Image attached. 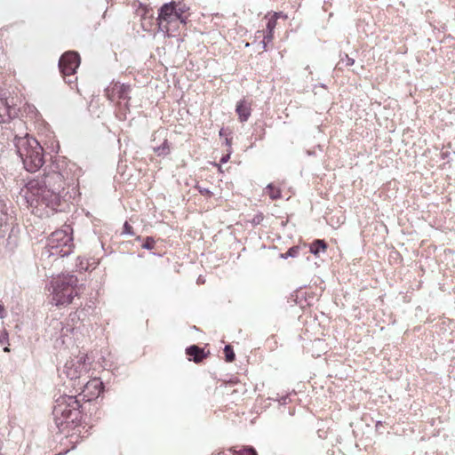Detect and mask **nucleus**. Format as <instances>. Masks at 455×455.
<instances>
[{"label": "nucleus", "instance_id": "f257e3e1", "mask_svg": "<svg viewBox=\"0 0 455 455\" xmlns=\"http://www.w3.org/2000/svg\"><path fill=\"white\" fill-rule=\"evenodd\" d=\"M74 164L57 158L48 165L42 176L30 179L20 189L28 210L39 218H48L61 210L73 184Z\"/></svg>", "mask_w": 455, "mask_h": 455}, {"label": "nucleus", "instance_id": "f03ea898", "mask_svg": "<svg viewBox=\"0 0 455 455\" xmlns=\"http://www.w3.org/2000/svg\"><path fill=\"white\" fill-rule=\"evenodd\" d=\"M80 403L76 395H61L56 402L52 411L55 424L62 433H69L70 429L81 422Z\"/></svg>", "mask_w": 455, "mask_h": 455}, {"label": "nucleus", "instance_id": "7ed1b4c3", "mask_svg": "<svg viewBox=\"0 0 455 455\" xmlns=\"http://www.w3.org/2000/svg\"><path fill=\"white\" fill-rule=\"evenodd\" d=\"M14 141L24 168L29 172H37L44 164V150L38 141L28 135L16 137Z\"/></svg>", "mask_w": 455, "mask_h": 455}, {"label": "nucleus", "instance_id": "20e7f679", "mask_svg": "<svg viewBox=\"0 0 455 455\" xmlns=\"http://www.w3.org/2000/svg\"><path fill=\"white\" fill-rule=\"evenodd\" d=\"M73 248L72 228L70 226H65L61 229L52 232L48 237L47 243L42 251V257L63 258L70 255L73 252Z\"/></svg>", "mask_w": 455, "mask_h": 455}, {"label": "nucleus", "instance_id": "39448f33", "mask_svg": "<svg viewBox=\"0 0 455 455\" xmlns=\"http://www.w3.org/2000/svg\"><path fill=\"white\" fill-rule=\"evenodd\" d=\"M78 279L74 275H62L51 282L52 303L56 306L68 305L77 296Z\"/></svg>", "mask_w": 455, "mask_h": 455}, {"label": "nucleus", "instance_id": "423d86ee", "mask_svg": "<svg viewBox=\"0 0 455 455\" xmlns=\"http://www.w3.org/2000/svg\"><path fill=\"white\" fill-rule=\"evenodd\" d=\"M184 11L182 8L177 9L174 2L164 4L158 13V31L164 36H174L180 25L186 24L187 18L183 15Z\"/></svg>", "mask_w": 455, "mask_h": 455}, {"label": "nucleus", "instance_id": "0eeeda50", "mask_svg": "<svg viewBox=\"0 0 455 455\" xmlns=\"http://www.w3.org/2000/svg\"><path fill=\"white\" fill-rule=\"evenodd\" d=\"M92 362L84 353L71 356L64 364L62 373L70 380H78L84 377L91 369Z\"/></svg>", "mask_w": 455, "mask_h": 455}, {"label": "nucleus", "instance_id": "6e6552de", "mask_svg": "<svg viewBox=\"0 0 455 455\" xmlns=\"http://www.w3.org/2000/svg\"><path fill=\"white\" fill-rule=\"evenodd\" d=\"M80 65V56L76 52H67L59 60V68L61 74L66 77L75 75Z\"/></svg>", "mask_w": 455, "mask_h": 455}, {"label": "nucleus", "instance_id": "1a4fd4ad", "mask_svg": "<svg viewBox=\"0 0 455 455\" xmlns=\"http://www.w3.org/2000/svg\"><path fill=\"white\" fill-rule=\"evenodd\" d=\"M79 395L86 401H92L101 394L103 391V383L100 379L94 378L86 383L78 381Z\"/></svg>", "mask_w": 455, "mask_h": 455}, {"label": "nucleus", "instance_id": "9d476101", "mask_svg": "<svg viewBox=\"0 0 455 455\" xmlns=\"http://www.w3.org/2000/svg\"><path fill=\"white\" fill-rule=\"evenodd\" d=\"M130 91L131 87L125 84L119 83H112L106 89V93L108 98L111 101H115L116 100H121L124 101V107H128V102L130 100Z\"/></svg>", "mask_w": 455, "mask_h": 455}, {"label": "nucleus", "instance_id": "9b49d317", "mask_svg": "<svg viewBox=\"0 0 455 455\" xmlns=\"http://www.w3.org/2000/svg\"><path fill=\"white\" fill-rule=\"evenodd\" d=\"M8 212V209L4 207L0 209V235H4L7 232L13 230L15 218Z\"/></svg>", "mask_w": 455, "mask_h": 455}, {"label": "nucleus", "instance_id": "f8f14e48", "mask_svg": "<svg viewBox=\"0 0 455 455\" xmlns=\"http://www.w3.org/2000/svg\"><path fill=\"white\" fill-rule=\"evenodd\" d=\"M18 115L17 109L6 98H0V124L7 123Z\"/></svg>", "mask_w": 455, "mask_h": 455}, {"label": "nucleus", "instance_id": "ddd939ff", "mask_svg": "<svg viewBox=\"0 0 455 455\" xmlns=\"http://www.w3.org/2000/svg\"><path fill=\"white\" fill-rule=\"evenodd\" d=\"M235 110L241 122L247 121L251 116V106L243 100L238 101Z\"/></svg>", "mask_w": 455, "mask_h": 455}, {"label": "nucleus", "instance_id": "4468645a", "mask_svg": "<svg viewBox=\"0 0 455 455\" xmlns=\"http://www.w3.org/2000/svg\"><path fill=\"white\" fill-rule=\"evenodd\" d=\"M276 27V23L275 19H269L267 23V31L266 34L263 36V40L261 42L262 47L264 50L267 48V44L272 42L274 37V30Z\"/></svg>", "mask_w": 455, "mask_h": 455}, {"label": "nucleus", "instance_id": "2eb2a0df", "mask_svg": "<svg viewBox=\"0 0 455 455\" xmlns=\"http://www.w3.org/2000/svg\"><path fill=\"white\" fill-rule=\"evenodd\" d=\"M187 355L193 357L195 363L201 362L205 356L204 349L196 345H192L186 349Z\"/></svg>", "mask_w": 455, "mask_h": 455}, {"label": "nucleus", "instance_id": "dca6fc26", "mask_svg": "<svg viewBox=\"0 0 455 455\" xmlns=\"http://www.w3.org/2000/svg\"><path fill=\"white\" fill-rule=\"evenodd\" d=\"M326 248L327 244L323 240H315L310 244L309 251L312 254L317 255L321 251H325Z\"/></svg>", "mask_w": 455, "mask_h": 455}, {"label": "nucleus", "instance_id": "f3484780", "mask_svg": "<svg viewBox=\"0 0 455 455\" xmlns=\"http://www.w3.org/2000/svg\"><path fill=\"white\" fill-rule=\"evenodd\" d=\"M265 189L266 194H267L270 199L276 200L281 198L282 194L280 188L275 187L272 183L268 184Z\"/></svg>", "mask_w": 455, "mask_h": 455}, {"label": "nucleus", "instance_id": "a211bd4d", "mask_svg": "<svg viewBox=\"0 0 455 455\" xmlns=\"http://www.w3.org/2000/svg\"><path fill=\"white\" fill-rule=\"evenodd\" d=\"M154 151L158 156H167L170 153V148L167 140H165L161 146L154 148Z\"/></svg>", "mask_w": 455, "mask_h": 455}, {"label": "nucleus", "instance_id": "6ab92c4d", "mask_svg": "<svg viewBox=\"0 0 455 455\" xmlns=\"http://www.w3.org/2000/svg\"><path fill=\"white\" fill-rule=\"evenodd\" d=\"M299 247L292 246L285 253L281 254V258L286 259L288 258H295L299 255Z\"/></svg>", "mask_w": 455, "mask_h": 455}, {"label": "nucleus", "instance_id": "aec40b11", "mask_svg": "<svg viewBox=\"0 0 455 455\" xmlns=\"http://www.w3.org/2000/svg\"><path fill=\"white\" fill-rule=\"evenodd\" d=\"M225 357L227 362H233L235 359V353L230 345H226L224 347Z\"/></svg>", "mask_w": 455, "mask_h": 455}, {"label": "nucleus", "instance_id": "412c9836", "mask_svg": "<svg viewBox=\"0 0 455 455\" xmlns=\"http://www.w3.org/2000/svg\"><path fill=\"white\" fill-rule=\"evenodd\" d=\"M24 111L28 115L30 116L31 117H34L36 118L38 115V111L37 109L36 108L35 106L33 105H30V104H26L25 108H24Z\"/></svg>", "mask_w": 455, "mask_h": 455}, {"label": "nucleus", "instance_id": "4be33fe9", "mask_svg": "<svg viewBox=\"0 0 455 455\" xmlns=\"http://www.w3.org/2000/svg\"><path fill=\"white\" fill-rule=\"evenodd\" d=\"M76 266L80 271H86L88 268L87 262H85L84 259L80 257L76 259Z\"/></svg>", "mask_w": 455, "mask_h": 455}, {"label": "nucleus", "instance_id": "5701e85b", "mask_svg": "<svg viewBox=\"0 0 455 455\" xmlns=\"http://www.w3.org/2000/svg\"><path fill=\"white\" fill-rule=\"evenodd\" d=\"M155 245V240L151 236H148L145 240V243L142 244V248L145 250H150Z\"/></svg>", "mask_w": 455, "mask_h": 455}, {"label": "nucleus", "instance_id": "b1692460", "mask_svg": "<svg viewBox=\"0 0 455 455\" xmlns=\"http://www.w3.org/2000/svg\"><path fill=\"white\" fill-rule=\"evenodd\" d=\"M340 61L346 66H353L355 63V60L350 58L347 54L340 55Z\"/></svg>", "mask_w": 455, "mask_h": 455}, {"label": "nucleus", "instance_id": "393cba45", "mask_svg": "<svg viewBox=\"0 0 455 455\" xmlns=\"http://www.w3.org/2000/svg\"><path fill=\"white\" fill-rule=\"evenodd\" d=\"M123 234L127 235H133L132 228L128 222H124V224Z\"/></svg>", "mask_w": 455, "mask_h": 455}, {"label": "nucleus", "instance_id": "a878e982", "mask_svg": "<svg viewBox=\"0 0 455 455\" xmlns=\"http://www.w3.org/2000/svg\"><path fill=\"white\" fill-rule=\"evenodd\" d=\"M239 455H257V453L253 448H248L243 450Z\"/></svg>", "mask_w": 455, "mask_h": 455}, {"label": "nucleus", "instance_id": "bb28decb", "mask_svg": "<svg viewBox=\"0 0 455 455\" xmlns=\"http://www.w3.org/2000/svg\"><path fill=\"white\" fill-rule=\"evenodd\" d=\"M279 18H283V19H286L287 18V15L284 14L283 12H274L273 16L270 18V19H275V20L276 21L277 19Z\"/></svg>", "mask_w": 455, "mask_h": 455}, {"label": "nucleus", "instance_id": "cd10ccee", "mask_svg": "<svg viewBox=\"0 0 455 455\" xmlns=\"http://www.w3.org/2000/svg\"><path fill=\"white\" fill-rule=\"evenodd\" d=\"M198 190L204 196H211L212 195V193L208 188L198 187Z\"/></svg>", "mask_w": 455, "mask_h": 455}, {"label": "nucleus", "instance_id": "c85d7f7f", "mask_svg": "<svg viewBox=\"0 0 455 455\" xmlns=\"http://www.w3.org/2000/svg\"><path fill=\"white\" fill-rule=\"evenodd\" d=\"M263 220V216L262 214H257L254 218H253V220L252 222L254 224H259V222Z\"/></svg>", "mask_w": 455, "mask_h": 455}, {"label": "nucleus", "instance_id": "c756f323", "mask_svg": "<svg viewBox=\"0 0 455 455\" xmlns=\"http://www.w3.org/2000/svg\"><path fill=\"white\" fill-rule=\"evenodd\" d=\"M229 157H230V153H228V155H226V156H223L221 157V159H220V163H222V164L227 163V162L228 161Z\"/></svg>", "mask_w": 455, "mask_h": 455}, {"label": "nucleus", "instance_id": "7c9ffc66", "mask_svg": "<svg viewBox=\"0 0 455 455\" xmlns=\"http://www.w3.org/2000/svg\"><path fill=\"white\" fill-rule=\"evenodd\" d=\"M8 340V333L6 331L3 332V339L0 340V342H5Z\"/></svg>", "mask_w": 455, "mask_h": 455}, {"label": "nucleus", "instance_id": "2f4dec72", "mask_svg": "<svg viewBox=\"0 0 455 455\" xmlns=\"http://www.w3.org/2000/svg\"><path fill=\"white\" fill-rule=\"evenodd\" d=\"M4 317V308L2 305H0V318Z\"/></svg>", "mask_w": 455, "mask_h": 455}, {"label": "nucleus", "instance_id": "473e14b6", "mask_svg": "<svg viewBox=\"0 0 455 455\" xmlns=\"http://www.w3.org/2000/svg\"><path fill=\"white\" fill-rule=\"evenodd\" d=\"M287 399L288 397L287 396H283L281 399H280V403L282 404H285L287 403Z\"/></svg>", "mask_w": 455, "mask_h": 455}, {"label": "nucleus", "instance_id": "72a5a7b5", "mask_svg": "<svg viewBox=\"0 0 455 455\" xmlns=\"http://www.w3.org/2000/svg\"><path fill=\"white\" fill-rule=\"evenodd\" d=\"M219 135H220V137H223V136H225V135H226V131H225V129H224V128L220 129V132H219Z\"/></svg>", "mask_w": 455, "mask_h": 455}, {"label": "nucleus", "instance_id": "f704fd0d", "mask_svg": "<svg viewBox=\"0 0 455 455\" xmlns=\"http://www.w3.org/2000/svg\"><path fill=\"white\" fill-rule=\"evenodd\" d=\"M225 143L227 146L231 147V139L226 138Z\"/></svg>", "mask_w": 455, "mask_h": 455}, {"label": "nucleus", "instance_id": "c9c22d12", "mask_svg": "<svg viewBox=\"0 0 455 455\" xmlns=\"http://www.w3.org/2000/svg\"><path fill=\"white\" fill-rule=\"evenodd\" d=\"M320 86L323 87V88H325V84H321Z\"/></svg>", "mask_w": 455, "mask_h": 455}, {"label": "nucleus", "instance_id": "e433bc0d", "mask_svg": "<svg viewBox=\"0 0 455 455\" xmlns=\"http://www.w3.org/2000/svg\"><path fill=\"white\" fill-rule=\"evenodd\" d=\"M5 352H8L9 351V348L8 347H4V349Z\"/></svg>", "mask_w": 455, "mask_h": 455}, {"label": "nucleus", "instance_id": "4c0bfd02", "mask_svg": "<svg viewBox=\"0 0 455 455\" xmlns=\"http://www.w3.org/2000/svg\"><path fill=\"white\" fill-rule=\"evenodd\" d=\"M68 331H73V329H68L66 328V332Z\"/></svg>", "mask_w": 455, "mask_h": 455}]
</instances>
